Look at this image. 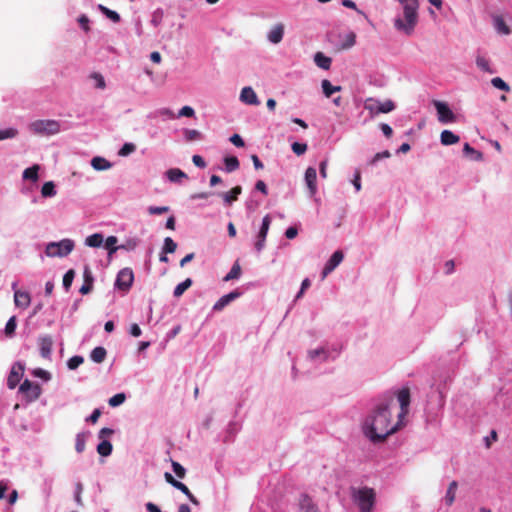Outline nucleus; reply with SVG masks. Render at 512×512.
<instances>
[{
    "mask_svg": "<svg viewBox=\"0 0 512 512\" xmlns=\"http://www.w3.org/2000/svg\"><path fill=\"white\" fill-rule=\"evenodd\" d=\"M192 285V280L190 278H187L185 281L179 283L173 292V295L175 297H180L188 288H190Z\"/></svg>",
    "mask_w": 512,
    "mask_h": 512,
    "instance_id": "nucleus-38",
    "label": "nucleus"
},
{
    "mask_svg": "<svg viewBox=\"0 0 512 512\" xmlns=\"http://www.w3.org/2000/svg\"><path fill=\"white\" fill-rule=\"evenodd\" d=\"M38 345L40 349V354L43 358H49L52 352L53 347V339L49 335H44L39 337Z\"/></svg>",
    "mask_w": 512,
    "mask_h": 512,
    "instance_id": "nucleus-14",
    "label": "nucleus"
},
{
    "mask_svg": "<svg viewBox=\"0 0 512 512\" xmlns=\"http://www.w3.org/2000/svg\"><path fill=\"white\" fill-rule=\"evenodd\" d=\"M78 22L84 31L88 32L90 30L89 19L86 15H81L78 19Z\"/></svg>",
    "mask_w": 512,
    "mask_h": 512,
    "instance_id": "nucleus-62",
    "label": "nucleus"
},
{
    "mask_svg": "<svg viewBox=\"0 0 512 512\" xmlns=\"http://www.w3.org/2000/svg\"><path fill=\"white\" fill-rule=\"evenodd\" d=\"M391 156L390 152L388 150H385L383 152H379V153H376L374 155V157L371 159L370 161V164L371 165H374L376 164L379 160L383 159V158H389Z\"/></svg>",
    "mask_w": 512,
    "mask_h": 512,
    "instance_id": "nucleus-57",
    "label": "nucleus"
},
{
    "mask_svg": "<svg viewBox=\"0 0 512 512\" xmlns=\"http://www.w3.org/2000/svg\"><path fill=\"white\" fill-rule=\"evenodd\" d=\"M112 444L108 440H103L97 445V452L99 455L107 457L112 453Z\"/></svg>",
    "mask_w": 512,
    "mask_h": 512,
    "instance_id": "nucleus-33",
    "label": "nucleus"
},
{
    "mask_svg": "<svg viewBox=\"0 0 512 512\" xmlns=\"http://www.w3.org/2000/svg\"><path fill=\"white\" fill-rule=\"evenodd\" d=\"M476 64L481 70L493 73V71L490 69L489 61L486 58L478 56L476 59Z\"/></svg>",
    "mask_w": 512,
    "mask_h": 512,
    "instance_id": "nucleus-50",
    "label": "nucleus"
},
{
    "mask_svg": "<svg viewBox=\"0 0 512 512\" xmlns=\"http://www.w3.org/2000/svg\"><path fill=\"white\" fill-rule=\"evenodd\" d=\"M225 170L227 172H233L239 168V160L235 156H228L224 158Z\"/></svg>",
    "mask_w": 512,
    "mask_h": 512,
    "instance_id": "nucleus-34",
    "label": "nucleus"
},
{
    "mask_svg": "<svg viewBox=\"0 0 512 512\" xmlns=\"http://www.w3.org/2000/svg\"><path fill=\"white\" fill-rule=\"evenodd\" d=\"M240 100L249 105H258L259 100L251 87H244L240 93Z\"/></svg>",
    "mask_w": 512,
    "mask_h": 512,
    "instance_id": "nucleus-18",
    "label": "nucleus"
},
{
    "mask_svg": "<svg viewBox=\"0 0 512 512\" xmlns=\"http://www.w3.org/2000/svg\"><path fill=\"white\" fill-rule=\"evenodd\" d=\"M441 143L445 146L453 145L459 142L460 138L450 130H444L440 135Z\"/></svg>",
    "mask_w": 512,
    "mask_h": 512,
    "instance_id": "nucleus-23",
    "label": "nucleus"
},
{
    "mask_svg": "<svg viewBox=\"0 0 512 512\" xmlns=\"http://www.w3.org/2000/svg\"><path fill=\"white\" fill-rule=\"evenodd\" d=\"M350 492L360 512H372L376 500L374 489L369 487H351Z\"/></svg>",
    "mask_w": 512,
    "mask_h": 512,
    "instance_id": "nucleus-3",
    "label": "nucleus"
},
{
    "mask_svg": "<svg viewBox=\"0 0 512 512\" xmlns=\"http://www.w3.org/2000/svg\"><path fill=\"white\" fill-rule=\"evenodd\" d=\"M30 130L39 135H54L60 131V124L55 120H37L30 124Z\"/></svg>",
    "mask_w": 512,
    "mask_h": 512,
    "instance_id": "nucleus-6",
    "label": "nucleus"
},
{
    "mask_svg": "<svg viewBox=\"0 0 512 512\" xmlns=\"http://www.w3.org/2000/svg\"><path fill=\"white\" fill-rule=\"evenodd\" d=\"M74 249V242L71 239H63L59 242L47 244L45 253L48 257H65Z\"/></svg>",
    "mask_w": 512,
    "mask_h": 512,
    "instance_id": "nucleus-4",
    "label": "nucleus"
},
{
    "mask_svg": "<svg viewBox=\"0 0 512 512\" xmlns=\"http://www.w3.org/2000/svg\"><path fill=\"white\" fill-rule=\"evenodd\" d=\"M172 468L177 477L183 479L186 475V469L178 462L172 461Z\"/></svg>",
    "mask_w": 512,
    "mask_h": 512,
    "instance_id": "nucleus-54",
    "label": "nucleus"
},
{
    "mask_svg": "<svg viewBox=\"0 0 512 512\" xmlns=\"http://www.w3.org/2000/svg\"><path fill=\"white\" fill-rule=\"evenodd\" d=\"M24 369V365L20 362H17L12 366L7 379V386L9 389L16 388L23 376Z\"/></svg>",
    "mask_w": 512,
    "mask_h": 512,
    "instance_id": "nucleus-11",
    "label": "nucleus"
},
{
    "mask_svg": "<svg viewBox=\"0 0 512 512\" xmlns=\"http://www.w3.org/2000/svg\"><path fill=\"white\" fill-rule=\"evenodd\" d=\"M166 176L171 182H178L182 178H187V175L178 168H171L167 170Z\"/></svg>",
    "mask_w": 512,
    "mask_h": 512,
    "instance_id": "nucleus-31",
    "label": "nucleus"
},
{
    "mask_svg": "<svg viewBox=\"0 0 512 512\" xmlns=\"http://www.w3.org/2000/svg\"><path fill=\"white\" fill-rule=\"evenodd\" d=\"M230 141L236 146V147H243L245 145L242 137L239 134H234L231 136Z\"/></svg>",
    "mask_w": 512,
    "mask_h": 512,
    "instance_id": "nucleus-63",
    "label": "nucleus"
},
{
    "mask_svg": "<svg viewBox=\"0 0 512 512\" xmlns=\"http://www.w3.org/2000/svg\"><path fill=\"white\" fill-rule=\"evenodd\" d=\"M135 150L136 146L133 143H125L119 150L118 154L122 157H125L133 153Z\"/></svg>",
    "mask_w": 512,
    "mask_h": 512,
    "instance_id": "nucleus-51",
    "label": "nucleus"
},
{
    "mask_svg": "<svg viewBox=\"0 0 512 512\" xmlns=\"http://www.w3.org/2000/svg\"><path fill=\"white\" fill-rule=\"evenodd\" d=\"M314 61L319 68L324 70H329L332 63V59L324 55L322 52H317L315 54Z\"/></svg>",
    "mask_w": 512,
    "mask_h": 512,
    "instance_id": "nucleus-24",
    "label": "nucleus"
},
{
    "mask_svg": "<svg viewBox=\"0 0 512 512\" xmlns=\"http://www.w3.org/2000/svg\"><path fill=\"white\" fill-rule=\"evenodd\" d=\"M104 241V237L101 233H94L85 239V244L89 247H100Z\"/></svg>",
    "mask_w": 512,
    "mask_h": 512,
    "instance_id": "nucleus-29",
    "label": "nucleus"
},
{
    "mask_svg": "<svg viewBox=\"0 0 512 512\" xmlns=\"http://www.w3.org/2000/svg\"><path fill=\"white\" fill-rule=\"evenodd\" d=\"M194 109L190 106H184L180 109L178 113V117H193L194 116Z\"/></svg>",
    "mask_w": 512,
    "mask_h": 512,
    "instance_id": "nucleus-58",
    "label": "nucleus"
},
{
    "mask_svg": "<svg viewBox=\"0 0 512 512\" xmlns=\"http://www.w3.org/2000/svg\"><path fill=\"white\" fill-rule=\"evenodd\" d=\"M117 237L115 236H109L105 241V247L108 250L109 255H112L117 251L118 248H122L123 246L116 247L115 244L117 243Z\"/></svg>",
    "mask_w": 512,
    "mask_h": 512,
    "instance_id": "nucleus-41",
    "label": "nucleus"
},
{
    "mask_svg": "<svg viewBox=\"0 0 512 512\" xmlns=\"http://www.w3.org/2000/svg\"><path fill=\"white\" fill-rule=\"evenodd\" d=\"M242 193V187L237 185L233 187L228 192H223L220 194V197L223 199L224 203L228 206L232 205L233 202L238 200L239 195Z\"/></svg>",
    "mask_w": 512,
    "mask_h": 512,
    "instance_id": "nucleus-19",
    "label": "nucleus"
},
{
    "mask_svg": "<svg viewBox=\"0 0 512 512\" xmlns=\"http://www.w3.org/2000/svg\"><path fill=\"white\" fill-rule=\"evenodd\" d=\"M83 278H84V284L81 286L79 292L81 294L85 295V294H88L91 292V290L93 288V281H94L92 272L88 266H86L84 268Z\"/></svg>",
    "mask_w": 512,
    "mask_h": 512,
    "instance_id": "nucleus-20",
    "label": "nucleus"
},
{
    "mask_svg": "<svg viewBox=\"0 0 512 512\" xmlns=\"http://www.w3.org/2000/svg\"><path fill=\"white\" fill-rule=\"evenodd\" d=\"M134 281V273L131 268H123L121 269L115 281V287L121 291L127 292Z\"/></svg>",
    "mask_w": 512,
    "mask_h": 512,
    "instance_id": "nucleus-8",
    "label": "nucleus"
},
{
    "mask_svg": "<svg viewBox=\"0 0 512 512\" xmlns=\"http://www.w3.org/2000/svg\"><path fill=\"white\" fill-rule=\"evenodd\" d=\"M395 107V103L390 99L380 102L375 98L369 97L364 101V109L367 110L372 117L380 113H390Z\"/></svg>",
    "mask_w": 512,
    "mask_h": 512,
    "instance_id": "nucleus-5",
    "label": "nucleus"
},
{
    "mask_svg": "<svg viewBox=\"0 0 512 512\" xmlns=\"http://www.w3.org/2000/svg\"><path fill=\"white\" fill-rule=\"evenodd\" d=\"M394 404V398L387 396L381 399L367 416L364 422V433L374 443L384 441L402 427V420L398 419L392 424L390 408Z\"/></svg>",
    "mask_w": 512,
    "mask_h": 512,
    "instance_id": "nucleus-1",
    "label": "nucleus"
},
{
    "mask_svg": "<svg viewBox=\"0 0 512 512\" xmlns=\"http://www.w3.org/2000/svg\"><path fill=\"white\" fill-rule=\"evenodd\" d=\"M317 173L315 168L309 167L305 172V181L311 195H315L317 192L316 185Z\"/></svg>",
    "mask_w": 512,
    "mask_h": 512,
    "instance_id": "nucleus-17",
    "label": "nucleus"
},
{
    "mask_svg": "<svg viewBox=\"0 0 512 512\" xmlns=\"http://www.w3.org/2000/svg\"><path fill=\"white\" fill-rule=\"evenodd\" d=\"M17 326V320L15 316L10 317L5 326V334L7 336H12L15 332Z\"/></svg>",
    "mask_w": 512,
    "mask_h": 512,
    "instance_id": "nucleus-47",
    "label": "nucleus"
},
{
    "mask_svg": "<svg viewBox=\"0 0 512 512\" xmlns=\"http://www.w3.org/2000/svg\"><path fill=\"white\" fill-rule=\"evenodd\" d=\"M41 194L43 197H52L56 194L55 185L52 181L46 182L41 188Z\"/></svg>",
    "mask_w": 512,
    "mask_h": 512,
    "instance_id": "nucleus-40",
    "label": "nucleus"
},
{
    "mask_svg": "<svg viewBox=\"0 0 512 512\" xmlns=\"http://www.w3.org/2000/svg\"><path fill=\"white\" fill-rule=\"evenodd\" d=\"M241 296V293L238 290H234L224 296H222L213 306L214 311H221L230 304L232 301L236 300Z\"/></svg>",
    "mask_w": 512,
    "mask_h": 512,
    "instance_id": "nucleus-15",
    "label": "nucleus"
},
{
    "mask_svg": "<svg viewBox=\"0 0 512 512\" xmlns=\"http://www.w3.org/2000/svg\"><path fill=\"white\" fill-rule=\"evenodd\" d=\"M106 349L104 347H95L91 354H90V358L92 359V361H94L95 363H102L105 358H106Z\"/></svg>",
    "mask_w": 512,
    "mask_h": 512,
    "instance_id": "nucleus-28",
    "label": "nucleus"
},
{
    "mask_svg": "<svg viewBox=\"0 0 512 512\" xmlns=\"http://www.w3.org/2000/svg\"><path fill=\"white\" fill-rule=\"evenodd\" d=\"M344 255L342 251H335L328 262L326 263L323 271L322 276L323 278L326 277L329 273H331L343 260Z\"/></svg>",
    "mask_w": 512,
    "mask_h": 512,
    "instance_id": "nucleus-13",
    "label": "nucleus"
},
{
    "mask_svg": "<svg viewBox=\"0 0 512 512\" xmlns=\"http://www.w3.org/2000/svg\"><path fill=\"white\" fill-rule=\"evenodd\" d=\"M83 361L84 359L82 356H73L68 360V368L74 370L78 368L83 363Z\"/></svg>",
    "mask_w": 512,
    "mask_h": 512,
    "instance_id": "nucleus-53",
    "label": "nucleus"
},
{
    "mask_svg": "<svg viewBox=\"0 0 512 512\" xmlns=\"http://www.w3.org/2000/svg\"><path fill=\"white\" fill-rule=\"evenodd\" d=\"M356 42V35L354 32H350L346 37V42L343 44V48L347 49L354 46Z\"/></svg>",
    "mask_w": 512,
    "mask_h": 512,
    "instance_id": "nucleus-59",
    "label": "nucleus"
},
{
    "mask_svg": "<svg viewBox=\"0 0 512 512\" xmlns=\"http://www.w3.org/2000/svg\"><path fill=\"white\" fill-rule=\"evenodd\" d=\"M491 84L495 88L500 89L502 91H505V92H509L510 91L509 85L503 79H501L500 77L493 78L491 80Z\"/></svg>",
    "mask_w": 512,
    "mask_h": 512,
    "instance_id": "nucleus-44",
    "label": "nucleus"
},
{
    "mask_svg": "<svg viewBox=\"0 0 512 512\" xmlns=\"http://www.w3.org/2000/svg\"><path fill=\"white\" fill-rule=\"evenodd\" d=\"M457 488H458V483L456 481H452L449 484L446 495H445V502L448 506H451L454 503Z\"/></svg>",
    "mask_w": 512,
    "mask_h": 512,
    "instance_id": "nucleus-27",
    "label": "nucleus"
},
{
    "mask_svg": "<svg viewBox=\"0 0 512 512\" xmlns=\"http://www.w3.org/2000/svg\"><path fill=\"white\" fill-rule=\"evenodd\" d=\"M168 211H169V207L168 206H162V207L150 206L148 208V212L151 215H161V214H164V213H166Z\"/></svg>",
    "mask_w": 512,
    "mask_h": 512,
    "instance_id": "nucleus-56",
    "label": "nucleus"
},
{
    "mask_svg": "<svg viewBox=\"0 0 512 512\" xmlns=\"http://www.w3.org/2000/svg\"><path fill=\"white\" fill-rule=\"evenodd\" d=\"M184 134H185V139L188 142L199 140L202 138V134L198 130H195V129H186L184 131Z\"/></svg>",
    "mask_w": 512,
    "mask_h": 512,
    "instance_id": "nucleus-45",
    "label": "nucleus"
},
{
    "mask_svg": "<svg viewBox=\"0 0 512 512\" xmlns=\"http://www.w3.org/2000/svg\"><path fill=\"white\" fill-rule=\"evenodd\" d=\"M39 169H40V167L37 164L25 169L23 172V178L25 180H31L33 182H36L39 178V176H38Z\"/></svg>",
    "mask_w": 512,
    "mask_h": 512,
    "instance_id": "nucleus-30",
    "label": "nucleus"
},
{
    "mask_svg": "<svg viewBox=\"0 0 512 512\" xmlns=\"http://www.w3.org/2000/svg\"><path fill=\"white\" fill-rule=\"evenodd\" d=\"M18 134V131L14 128H8L5 130H0V140H5L9 138H14Z\"/></svg>",
    "mask_w": 512,
    "mask_h": 512,
    "instance_id": "nucleus-55",
    "label": "nucleus"
},
{
    "mask_svg": "<svg viewBox=\"0 0 512 512\" xmlns=\"http://www.w3.org/2000/svg\"><path fill=\"white\" fill-rule=\"evenodd\" d=\"M90 78H92L93 80H95V87H96V88H98V89H104V88L106 87L105 79H104V77H103L100 73L93 72V73L90 75Z\"/></svg>",
    "mask_w": 512,
    "mask_h": 512,
    "instance_id": "nucleus-49",
    "label": "nucleus"
},
{
    "mask_svg": "<svg viewBox=\"0 0 512 512\" xmlns=\"http://www.w3.org/2000/svg\"><path fill=\"white\" fill-rule=\"evenodd\" d=\"M126 399V395L124 393H118L112 396L108 403L111 407H117L121 405Z\"/></svg>",
    "mask_w": 512,
    "mask_h": 512,
    "instance_id": "nucleus-48",
    "label": "nucleus"
},
{
    "mask_svg": "<svg viewBox=\"0 0 512 512\" xmlns=\"http://www.w3.org/2000/svg\"><path fill=\"white\" fill-rule=\"evenodd\" d=\"M163 18H164L163 9L157 8L151 15L150 23H151V25H153L156 28L162 23Z\"/></svg>",
    "mask_w": 512,
    "mask_h": 512,
    "instance_id": "nucleus-39",
    "label": "nucleus"
},
{
    "mask_svg": "<svg viewBox=\"0 0 512 512\" xmlns=\"http://www.w3.org/2000/svg\"><path fill=\"white\" fill-rule=\"evenodd\" d=\"M322 89L324 95L329 98L333 93L341 91V86H333L331 82L327 79L322 81Z\"/></svg>",
    "mask_w": 512,
    "mask_h": 512,
    "instance_id": "nucleus-32",
    "label": "nucleus"
},
{
    "mask_svg": "<svg viewBox=\"0 0 512 512\" xmlns=\"http://www.w3.org/2000/svg\"><path fill=\"white\" fill-rule=\"evenodd\" d=\"M493 26L499 34L509 35L511 33L510 27L505 23L501 15H493Z\"/></svg>",
    "mask_w": 512,
    "mask_h": 512,
    "instance_id": "nucleus-22",
    "label": "nucleus"
},
{
    "mask_svg": "<svg viewBox=\"0 0 512 512\" xmlns=\"http://www.w3.org/2000/svg\"><path fill=\"white\" fill-rule=\"evenodd\" d=\"M91 166L95 169V170H98V171H101V170H107L109 169L112 165L111 163L106 160L105 158L103 157H99V156H96L94 157L92 160H91Z\"/></svg>",
    "mask_w": 512,
    "mask_h": 512,
    "instance_id": "nucleus-26",
    "label": "nucleus"
},
{
    "mask_svg": "<svg viewBox=\"0 0 512 512\" xmlns=\"http://www.w3.org/2000/svg\"><path fill=\"white\" fill-rule=\"evenodd\" d=\"M101 416V410L100 409H95L92 414L86 419L87 422H91L92 424H95L99 417Z\"/></svg>",
    "mask_w": 512,
    "mask_h": 512,
    "instance_id": "nucleus-64",
    "label": "nucleus"
},
{
    "mask_svg": "<svg viewBox=\"0 0 512 512\" xmlns=\"http://www.w3.org/2000/svg\"><path fill=\"white\" fill-rule=\"evenodd\" d=\"M98 9L110 20H112L114 23L120 22L121 18L120 15L113 10L108 9L106 6L99 4Z\"/></svg>",
    "mask_w": 512,
    "mask_h": 512,
    "instance_id": "nucleus-35",
    "label": "nucleus"
},
{
    "mask_svg": "<svg viewBox=\"0 0 512 512\" xmlns=\"http://www.w3.org/2000/svg\"><path fill=\"white\" fill-rule=\"evenodd\" d=\"M301 512H319L312 499L307 495H302L300 499Z\"/></svg>",
    "mask_w": 512,
    "mask_h": 512,
    "instance_id": "nucleus-25",
    "label": "nucleus"
},
{
    "mask_svg": "<svg viewBox=\"0 0 512 512\" xmlns=\"http://www.w3.org/2000/svg\"><path fill=\"white\" fill-rule=\"evenodd\" d=\"M177 249V244L170 237H166L164 240L163 253H174Z\"/></svg>",
    "mask_w": 512,
    "mask_h": 512,
    "instance_id": "nucleus-42",
    "label": "nucleus"
},
{
    "mask_svg": "<svg viewBox=\"0 0 512 512\" xmlns=\"http://www.w3.org/2000/svg\"><path fill=\"white\" fill-rule=\"evenodd\" d=\"M19 392L24 395L27 402H34L41 396L42 389L38 383L26 379L20 385Z\"/></svg>",
    "mask_w": 512,
    "mask_h": 512,
    "instance_id": "nucleus-7",
    "label": "nucleus"
},
{
    "mask_svg": "<svg viewBox=\"0 0 512 512\" xmlns=\"http://www.w3.org/2000/svg\"><path fill=\"white\" fill-rule=\"evenodd\" d=\"M284 30V24L278 23L274 25L267 35L268 40L273 44L280 43L284 36Z\"/></svg>",
    "mask_w": 512,
    "mask_h": 512,
    "instance_id": "nucleus-16",
    "label": "nucleus"
},
{
    "mask_svg": "<svg viewBox=\"0 0 512 512\" xmlns=\"http://www.w3.org/2000/svg\"><path fill=\"white\" fill-rule=\"evenodd\" d=\"M291 148H292V151L296 155L300 156V155L304 154L307 151V144L306 143L294 142L291 145Z\"/></svg>",
    "mask_w": 512,
    "mask_h": 512,
    "instance_id": "nucleus-52",
    "label": "nucleus"
},
{
    "mask_svg": "<svg viewBox=\"0 0 512 512\" xmlns=\"http://www.w3.org/2000/svg\"><path fill=\"white\" fill-rule=\"evenodd\" d=\"M270 224H271V217H270V215L267 214L266 216L263 217L262 225L260 227V230L257 235V240L255 242V249L258 252H260L265 246V240L267 237V233H268Z\"/></svg>",
    "mask_w": 512,
    "mask_h": 512,
    "instance_id": "nucleus-10",
    "label": "nucleus"
},
{
    "mask_svg": "<svg viewBox=\"0 0 512 512\" xmlns=\"http://www.w3.org/2000/svg\"><path fill=\"white\" fill-rule=\"evenodd\" d=\"M82 491H83V485L80 482H78L76 484L75 501L80 506L83 504L82 498H81Z\"/></svg>",
    "mask_w": 512,
    "mask_h": 512,
    "instance_id": "nucleus-60",
    "label": "nucleus"
},
{
    "mask_svg": "<svg viewBox=\"0 0 512 512\" xmlns=\"http://www.w3.org/2000/svg\"><path fill=\"white\" fill-rule=\"evenodd\" d=\"M433 105L437 111L438 114V120L441 123H453L456 121V116L452 112V110L449 108L447 103L439 101V100H433Z\"/></svg>",
    "mask_w": 512,
    "mask_h": 512,
    "instance_id": "nucleus-9",
    "label": "nucleus"
},
{
    "mask_svg": "<svg viewBox=\"0 0 512 512\" xmlns=\"http://www.w3.org/2000/svg\"><path fill=\"white\" fill-rule=\"evenodd\" d=\"M397 398L400 404V412L398 414V419L402 420L408 413V408L410 405V390L407 387L399 390L397 394Z\"/></svg>",
    "mask_w": 512,
    "mask_h": 512,
    "instance_id": "nucleus-12",
    "label": "nucleus"
},
{
    "mask_svg": "<svg viewBox=\"0 0 512 512\" xmlns=\"http://www.w3.org/2000/svg\"><path fill=\"white\" fill-rule=\"evenodd\" d=\"M463 152L467 156H474L475 160H481L482 159V153L475 150L473 147L469 145V143H465L463 147Z\"/></svg>",
    "mask_w": 512,
    "mask_h": 512,
    "instance_id": "nucleus-43",
    "label": "nucleus"
},
{
    "mask_svg": "<svg viewBox=\"0 0 512 512\" xmlns=\"http://www.w3.org/2000/svg\"><path fill=\"white\" fill-rule=\"evenodd\" d=\"M14 302L17 307L27 308L30 305L31 297L26 291L15 290L14 291Z\"/></svg>",
    "mask_w": 512,
    "mask_h": 512,
    "instance_id": "nucleus-21",
    "label": "nucleus"
},
{
    "mask_svg": "<svg viewBox=\"0 0 512 512\" xmlns=\"http://www.w3.org/2000/svg\"><path fill=\"white\" fill-rule=\"evenodd\" d=\"M75 277V272L73 269H70L68 270L64 276H63V286L66 290H69L71 285H72V282H73V279Z\"/></svg>",
    "mask_w": 512,
    "mask_h": 512,
    "instance_id": "nucleus-46",
    "label": "nucleus"
},
{
    "mask_svg": "<svg viewBox=\"0 0 512 512\" xmlns=\"http://www.w3.org/2000/svg\"><path fill=\"white\" fill-rule=\"evenodd\" d=\"M403 10V17H398L394 20V26L397 30L411 35L418 23V0H397ZM429 3L437 9L442 8L441 0H428Z\"/></svg>",
    "mask_w": 512,
    "mask_h": 512,
    "instance_id": "nucleus-2",
    "label": "nucleus"
},
{
    "mask_svg": "<svg viewBox=\"0 0 512 512\" xmlns=\"http://www.w3.org/2000/svg\"><path fill=\"white\" fill-rule=\"evenodd\" d=\"M87 433L81 432L76 435L75 439V450L78 453H82L85 450Z\"/></svg>",
    "mask_w": 512,
    "mask_h": 512,
    "instance_id": "nucleus-37",
    "label": "nucleus"
},
{
    "mask_svg": "<svg viewBox=\"0 0 512 512\" xmlns=\"http://www.w3.org/2000/svg\"><path fill=\"white\" fill-rule=\"evenodd\" d=\"M241 276V266L238 261H236L229 273L224 277V281H231L234 279H238Z\"/></svg>",
    "mask_w": 512,
    "mask_h": 512,
    "instance_id": "nucleus-36",
    "label": "nucleus"
},
{
    "mask_svg": "<svg viewBox=\"0 0 512 512\" xmlns=\"http://www.w3.org/2000/svg\"><path fill=\"white\" fill-rule=\"evenodd\" d=\"M33 374L36 376V377H39V378H42L44 380H49L50 379V374L49 372H47L46 370H43L41 368H38V369H35L33 371Z\"/></svg>",
    "mask_w": 512,
    "mask_h": 512,
    "instance_id": "nucleus-61",
    "label": "nucleus"
}]
</instances>
